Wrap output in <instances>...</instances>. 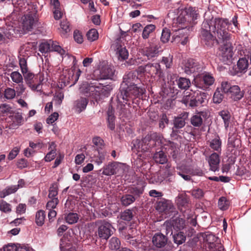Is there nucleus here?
<instances>
[{
  "mask_svg": "<svg viewBox=\"0 0 251 251\" xmlns=\"http://www.w3.org/2000/svg\"><path fill=\"white\" fill-rule=\"evenodd\" d=\"M164 179V176H162L160 173H156L150 179V182L153 184L160 183Z\"/></svg>",
  "mask_w": 251,
  "mask_h": 251,
  "instance_id": "obj_50",
  "label": "nucleus"
},
{
  "mask_svg": "<svg viewBox=\"0 0 251 251\" xmlns=\"http://www.w3.org/2000/svg\"><path fill=\"white\" fill-rule=\"evenodd\" d=\"M135 201V198L132 195L126 194L123 195L121 199V201L122 205L127 206L132 204Z\"/></svg>",
  "mask_w": 251,
  "mask_h": 251,
  "instance_id": "obj_34",
  "label": "nucleus"
},
{
  "mask_svg": "<svg viewBox=\"0 0 251 251\" xmlns=\"http://www.w3.org/2000/svg\"><path fill=\"white\" fill-rule=\"evenodd\" d=\"M145 88L141 86L133 84L125 86L122 84L120 88V94L118 95L119 99L128 100V98L132 96L137 97L144 93Z\"/></svg>",
  "mask_w": 251,
  "mask_h": 251,
  "instance_id": "obj_6",
  "label": "nucleus"
},
{
  "mask_svg": "<svg viewBox=\"0 0 251 251\" xmlns=\"http://www.w3.org/2000/svg\"><path fill=\"white\" fill-rule=\"evenodd\" d=\"M182 69L186 74L191 75L199 72L201 67L198 62L193 59H189L183 62Z\"/></svg>",
  "mask_w": 251,
  "mask_h": 251,
  "instance_id": "obj_17",
  "label": "nucleus"
},
{
  "mask_svg": "<svg viewBox=\"0 0 251 251\" xmlns=\"http://www.w3.org/2000/svg\"><path fill=\"white\" fill-rule=\"evenodd\" d=\"M167 242V238L161 233H156L152 237V243L158 248L164 247Z\"/></svg>",
  "mask_w": 251,
  "mask_h": 251,
  "instance_id": "obj_26",
  "label": "nucleus"
},
{
  "mask_svg": "<svg viewBox=\"0 0 251 251\" xmlns=\"http://www.w3.org/2000/svg\"><path fill=\"white\" fill-rule=\"evenodd\" d=\"M102 174L105 176H112L123 173L124 171V164L118 162H112L105 165L102 169Z\"/></svg>",
  "mask_w": 251,
  "mask_h": 251,
  "instance_id": "obj_11",
  "label": "nucleus"
},
{
  "mask_svg": "<svg viewBox=\"0 0 251 251\" xmlns=\"http://www.w3.org/2000/svg\"><path fill=\"white\" fill-rule=\"evenodd\" d=\"M214 81L215 79L211 74L204 73L202 75L199 82L197 79L195 80V85L200 89L207 90L213 84Z\"/></svg>",
  "mask_w": 251,
  "mask_h": 251,
  "instance_id": "obj_14",
  "label": "nucleus"
},
{
  "mask_svg": "<svg viewBox=\"0 0 251 251\" xmlns=\"http://www.w3.org/2000/svg\"><path fill=\"white\" fill-rule=\"evenodd\" d=\"M143 187H133L130 189V193L135 197V199L143 193Z\"/></svg>",
  "mask_w": 251,
  "mask_h": 251,
  "instance_id": "obj_57",
  "label": "nucleus"
},
{
  "mask_svg": "<svg viewBox=\"0 0 251 251\" xmlns=\"http://www.w3.org/2000/svg\"><path fill=\"white\" fill-rule=\"evenodd\" d=\"M107 122L108 127L111 130H114L115 128V117L112 111V107H109L107 111Z\"/></svg>",
  "mask_w": 251,
  "mask_h": 251,
  "instance_id": "obj_35",
  "label": "nucleus"
},
{
  "mask_svg": "<svg viewBox=\"0 0 251 251\" xmlns=\"http://www.w3.org/2000/svg\"><path fill=\"white\" fill-rule=\"evenodd\" d=\"M39 51L42 53H47L51 51L57 52L62 57L65 56V50L58 45V43L50 41V42H44L40 44L39 46Z\"/></svg>",
  "mask_w": 251,
  "mask_h": 251,
  "instance_id": "obj_9",
  "label": "nucleus"
},
{
  "mask_svg": "<svg viewBox=\"0 0 251 251\" xmlns=\"http://www.w3.org/2000/svg\"><path fill=\"white\" fill-rule=\"evenodd\" d=\"M223 99V95L221 93L219 88H217L215 92L213 97V102L215 103H220L221 102Z\"/></svg>",
  "mask_w": 251,
  "mask_h": 251,
  "instance_id": "obj_54",
  "label": "nucleus"
},
{
  "mask_svg": "<svg viewBox=\"0 0 251 251\" xmlns=\"http://www.w3.org/2000/svg\"><path fill=\"white\" fill-rule=\"evenodd\" d=\"M64 74H65L64 80V84H70L71 86L75 85L78 81L81 74V71L79 69L77 70L74 69L68 71L66 70Z\"/></svg>",
  "mask_w": 251,
  "mask_h": 251,
  "instance_id": "obj_15",
  "label": "nucleus"
},
{
  "mask_svg": "<svg viewBox=\"0 0 251 251\" xmlns=\"http://www.w3.org/2000/svg\"><path fill=\"white\" fill-rule=\"evenodd\" d=\"M205 115L206 113L204 112H201L196 113L191 118V123L192 125L194 126H201L203 122L202 118H203Z\"/></svg>",
  "mask_w": 251,
  "mask_h": 251,
  "instance_id": "obj_30",
  "label": "nucleus"
},
{
  "mask_svg": "<svg viewBox=\"0 0 251 251\" xmlns=\"http://www.w3.org/2000/svg\"><path fill=\"white\" fill-rule=\"evenodd\" d=\"M138 76L135 72H130L126 74L123 77V82L122 84L125 86L135 84L139 81Z\"/></svg>",
  "mask_w": 251,
  "mask_h": 251,
  "instance_id": "obj_25",
  "label": "nucleus"
},
{
  "mask_svg": "<svg viewBox=\"0 0 251 251\" xmlns=\"http://www.w3.org/2000/svg\"><path fill=\"white\" fill-rule=\"evenodd\" d=\"M147 73L151 75H155L159 77L163 75L160 65L157 63L147 64Z\"/></svg>",
  "mask_w": 251,
  "mask_h": 251,
  "instance_id": "obj_24",
  "label": "nucleus"
},
{
  "mask_svg": "<svg viewBox=\"0 0 251 251\" xmlns=\"http://www.w3.org/2000/svg\"><path fill=\"white\" fill-rule=\"evenodd\" d=\"M86 36L89 41L93 42L98 39L99 34L96 29H91L88 31Z\"/></svg>",
  "mask_w": 251,
  "mask_h": 251,
  "instance_id": "obj_47",
  "label": "nucleus"
},
{
  "mask_svg": "<svg viewBox=\"0 0 251 251\" xmlns=\"http://www.w3.org/2000/svg\"><path fill=\"white\" fill-rule=\"evenodd\" d=\"M120 246L121 242L118 238L113 237L109 240V247L111 250H118Z\"/></svg>",
  "mask_w": 251,
  "mask_h": 251,
  "instance_id": "obj_43",
  "label": "nucleus"
},
{
  "mask_svg": "<svg viewBox=\"0 0 251 251\" xmlns=\"http://www.w3.org/2000/svg\"><path fill=\"white\" fill-rule=\"evenodd\" d=\"M50 5L52 9L53 17L55 20L60 19L63 15L64 8L61 5L59 1H50Z\"/></svg>",
  "mask_w": 251,
  "mask_h": 251,
  "instance_id": "obj_21",
  "label": "nucleus"
},
{
  "mask_svg": "<svg viewBox=\"0 0 251 251\" xmlns=\"http://www.w3.org/2000/svg\"><path fill=\"white\" fill-rule=\"evenodd\" d=\"M227 21L228 20L226 19ZM232 22L234 25V27H232L231 29L230 28V26L231 25L230 24H229L228 22H227V25L226 26V29H227L228 30L232 31V32H236L238 31V22H237V16L236 15H235L232 19Z\"/></svg>",
  "mask_w": 251,
  "mask_h": 251,
  "instance_id": "obj_48",
  "label": "nucleus"
},
{
  "mask_svg": "<svg viewBox=\"0 0 251 251\" xmlns=\"http://www.w3.org/2000/svg\"><path fill=\"white\" fill-rule=\"evenodd\" d=\"M198 88L196 86L184 94L182 101L186 106L196 107L205 103L207 100V94Z\"/></svg>",
  "mask_w": 251,
  "mask_h": 251,
  "instance_id": "obj_5",
  "label": "nucleus"
},
{
  "mask_svg": "<svg viewBox=\"0 0 251 251\" xmlns=\"http://www.w3.org/2000/svg\"><path fill=\"white\" fill-rule=\"evenodd\" d=\"M219 115L224 121L226 129L227 130V128L229 126L231 119V116L229 112L226 110H223L219 112Z\"/></svg>",
  "mask_w": 251,
  "mask_h": 251,
  "instance_id": "obj_33",
  "label": "nucleus"
},
{
  "mask_svg": "<svg viewBox=\"0 0 251 251\" xmlns=\"http://www.w3.org/2000/svg\"><path fill=\"white\" fill-rule=\"evenodd\" d=\"M133 229L131 228L128 231V234L125 236V239L127 240L130 244L132 245L134 247H137L139 240H137V239L135 237L133 236L132 232Z\"/></svg>",
  "mask_w": 251,
  "mask_h": 251,
  "instance_id": "obj_39",
  "label": "nucleus"
},
{
  "mask_svg": "<svg viewBox=\"0 0 251 251\" xmlns=\"http://www.w3.org/2000/svg\"><path fill=\"white\" fill-rule=\"evenodd\" d=\"M58 194V187L56 184H53L50 187L49 193V198L53 199L56 198Z\"/></svg>",
  "mask_w": 251,
  "mask_h": 251,
  "instance_id": "obj_58",
  "label": "nucleus"
},
{
  "mask_svg": "<svg viewBox=\"0 0 251 251\" xmlns=\"http://www.w3.org/2000/svg\"><path fill=\"white\" fill-rule=\"evenodd\" d=\"M176 83L178 87L181 89H188L191 84L190 80L184 77H180L176 80Z\"/></svg>",
  "mask_w": 251,
  "mask_h": 251,
  "instance_id": "obj_36",
  "label": "nucleus"
},
{
  "mask_svg": "<svg viewBox=\"0 0 251 251\" xmlns=\"http://www.w3.org/2000/svg\"><path fill=\"white\" fill-rule=\"evenodd\" d=\"M216 22L218 25L217 37L220 44L217 55L223 62L228 64L231 63L233 60V48L229 41L230 35L226 30V21L217 20Z\"/></svg>",
  "mask_w": 251,
  "mask_h": 251,
  "instance_id": "obj_3",
  "label": "nucleus"
},
{
  "mask_svg": "<svg viewBox=\"0 0 251 251\" xmlns=\"http://www.w3.org/2000/svg\"><path fill=\"white\" fill-rule=\"evenodd\" d=\"M218 240L213 234L206 236V240L207 242V247L213 251H225L223 246L218 243H215Z\"/></svg>",
  "mask_w": 251,
  "mask_h": 251,
  "instance_id": "obj_20",
  "label": "nucleus"
},
{
  "mask_svg": "<svg viewBox=\"0 0 251 251\" xmlns=\"http://www.w3.org/2000/svg\"><path fill=\"white\" fill-rule=\"evenodd\" d=\"M229 202L226 198L221 197L218 201V206L221 210H225L228 208Z\"/></svg>",
  "mask_w": 251,
  "mask_h": 251,
  "instance_id": "obj_52",
  "label": "nucleus"
},
{
  "mask_svg": "<svg viewBox=\"0 0 251 251\" xmlns=\"http://www.w3.org/2000/svg\"><path fill=\"white\" fill-rule=\"evenodd\" d=\"M217 20H220L222 21H226V25H227V21L226 20H222V19L220 18H216L214 20V25H210L208 22L207 21H204L202 25V30H205L207 29L209 31H212L213 32H216L217 34V30L218 29V25L217 24L216 21Z\"/></svg>",
  "mask_w": 251,
  "mask_h": 251,
  "instance_id": "obj_32",
  "label": "nucleus"
},
{
  "mask_svg": "<svg viewBox=\"0 0 251 251\" xmlns=\"http://www.w3.org/2000/svg\"><path fill=\"white\" fill-rule=\"evenodd\" d=\"M25 81L27 85L32 91L40 92L42 90V86L40 83H36L37 77L32 73L27 72L23 74Z\"/></svg>",
  "mask_w": 251,
  "mask_h": 251,
  "instance_id": "obj_16",
  "label": "nucleus"
},
{
  "mask_svg": "<svg viewBox=\"0 0 251 251\" xmlns=\"http://www.w3.org/2000/svg\"><path fill=\"white\" fill-rule=\"evenodd\" d=\"M46 215L43 210H39L36 214V223L39 226H42L45 221Z\"/></svg>",
  "mask_w": 251,
  "mask_h": 251,
  "instance_id": "obj_45",
  "label": "nucleus"
},
{
  "mask_svg": "<svg viewBox=\"0 0 251 251\" xmlns=\"http://www.w3.org/2000/svg\"><path fill=\"white\" fill-rule=\"evenodd\" d=\"M4 98L7 100H11L15 98L16 92L14 89L8 88L4 91Z\"/></svg>",
  "mask_w": 251,
  "mask_h": 251,
  "instance_id": "obj_55",
  "label": "nucleus"
},
{
  "mask_svg": "<svg viewBox=\"0 0 251 251\" xmlns=\"http://www.w3.org/2000/svg\"><path fill=\"white\" fill-rule=\"evenodd\" d=\"M153 158L156 163L161 164L167 162V159L163 151H159L154 154Z\"/></svg>",
  "mask_w": 251,
  "mask_h": 251,
  "instance_id": "obj_37",
  "label": "nucleus"
},
{
  "mask_svg": "<svg viewBox=\"0 0 251 251\" xmlns=\"http://www.w3.org/2000/svg\"><path fill=\"white\" fill-rule=\"evenodd\" d=\"M221 141L218 136L215 137L214 139L209 141V146L210 148L216 151L217 153H220L221 151Z\"/></svg>",
  "mask_w": 251,
  "mask_h": 251,
  "instance_id": "obj_31",
  "label": "nucleus"
},
{
  "mask_svg": "<svg viewBox=\"0 0 251 251\" xmlns=\"http://www.w3.org/2000/svg\"><path fill=\"white\" fill-rule=\"evenodd\" d=\"M37 21L36 10L35 8L33 11L31 12L22 18L21 31L25 33L31 30L36 24ZM17 30H21V29Z\"/></svg>",
  "mask_w": 251,
  "mask_h": 251,
  "instance_id": "obj_8",
  "label": "nucleus"
},
{
  "mask_svg": "<svg viewBox=\"0 0 251 251\" xmlns=\"http://www.w3.org/2000/svg\"><path fill=\"white\" fill-rule=\"evenodd\" d=\"M210 167V170L213 172L218 171L219 169L220 157L219 153H212L207 159Z\"/></svg>",
  "mask_w": 251,
  "mask_h": 251,
  "instance_id": "obj_22",
  "label": "nucleus"
},
{
  "mask_svg": "<svg viewBox=\"0 0 251 251\" xmlns=\"http://www.w3.org/2000/svg\"><path fill=\"white\" fill-rule=\"evenodd\" d=\"M115 75L114 68L105 66L100 70V77L102 79H112Z\"/></svg>",
  "mask_w": 251,
  "mask_h": 251,
  "instance_id": "obj_27",
  "label": "nucleus"
},
{
  "mask_svg": "<svg viewBox=\"0 0 251 251\" xmlns=\"http://www.w3.org/2000/svg\"><path fill=\"white\" fill-rule=\"evenodd\" d=\"M10 77L12 81L17 84H20L23 82V76L21 74L17 71L12 72L10 74Z\"/></svg>",
  "mask_w": 251,
  "mask_h": 251,
  "instance_id": "obj_46",
  "label": "nucleus"
},
{
  "mask_svg": "<svg viewBox=\"0 0 251 251\" xmlns=\"http://www.w3.org/2000/svg\"><path fill=\"white\" fill-rule=\"evenodd\" d=\"M93 143L98 149H101L103 146V140L99 137H95L93 139Z\"/></svg>",
  "mask_w": 251,
  "mask_h": 251,
  "instance_id": "obj_63",
  "label": "nucleus"
},
{
  "mask_svg": "<svg viewBox=\"0 0 251 251\" xmlns=\"http://www.w3.org/2000/svg\"><path fill=\"white\" fill-rule=\"evenodd\" d=\"M173 56L170 55L168 57H163L161 63L165 65L167 69L170 68L172 66Z\"/></svg>",
  "mask_w": 251,
  "mask_h": 251,
  "instance_id": "obj_59",
  "label": "nucleus"
},
{
  "mask_svg": "<svg viewBox=\"0 0 251 251\" xmlns=\"http://www.w3.org/2000/svg\"><path fill=\"white\" fill-rule=\"evenodd\" d=\"M155 29V26L154 25L150 24L146 25L142 32V37L144 39H147L149 37L150 34Z\"/></svg>",
  "mask_w": 251,
  "mask_h": 251,
  "instance_id": "obj_40",
  "label": "nucleus"
},
{
  "mask_svg": "<svg viewBox=\"0 0 251 251\" xmlns=\"http://www.w3.org/2000/svg\"><path fill=\"white\" fill-rule=\"evenodd\" d=\"M185 125L184 120L180 117L175 118L174 120V126L177 128H181L183 127Z\"/></svg>",
  "mask_w": 251,
  "mask_h": 251,
  "instance_id": "obj_62",
  "label": "nucleus"
},
{
  "mask_svg": "<svg viewBox=\"0 0 251 251\" xmlns=\"http://www.w3.org/2000/svg\"><path fill=\"white\" fill-rule=\"evenodd\" d=\"M88 102L87 99L81 97L74 102V108L76 112L80 113L86 108Z\"/></svg>",
  "mask_w": 251,
  "mask_h": 251,
  "instance_id": "obj_28",
  "label": "nucleus"
},
{
  "mask_svg": "<svg viewBox=\"0 0 251 251\" xmlns=\"http://www.w3.org/2000/svg\"><path fill=\"white\" fill-rule=\"evenodd\" d=\"M98 155H95V162L97 165H100L105 160L106 151L102 149H98Z\"/></svg>",
  "mask_w": 251,
  "mask_h": 251,
  "instance_id": "obj_42",
  "label": "nucleus"
},
{
  "mask_svg": "<svg viewBox=\"0 0 251 251\" xmlns=\"http://www.w3.org/2000/svg\"><path fill=\"white\" fill-rule=\"evenodd\" d=\"M211 31H209L207 29L202 30L201 31V38L206 41L207 42L212 41L214 40L213 35L211 34Z\"/></svg>",
  "mask_w": 251,
  "mask_h": 251,
  "instance_id": "obj_49",
  "label": "nucleus"
},
{
  "mask_svg": "<svg viewBox=\"0 0 251 251\" xmlns=\"http://www.w3.org/2000/svg\"><path fill=\"white\" fill-rule=\"evenodd\" d=\"M18 189V187L17 185H12L7 187L4 190L2 191L0 194L1 198H4L6 196L14 193Z\"/></svg>",
  "mask_w": 251,
  "mask_h": 251,
  "instance_id": "obj_44",
  "label": "nucleus"
},
{
  "mask_svg": "<svg viewBox=\"0 0 251 251\" xmlns=\"http://www.w3.org/2000/svg\"><path fill=\"white\" fill-rule=\"evenodd\" d=\"M227 95H230V97L234 100H237L243 97L244 93L241 91L238 86L232 85V88Z\"/></svg>",
  "mask_w": 251,
  "mask_h": 251,
  "instance_id": "obj_29",
  "label": "nucleus"
},
{
  "mask_svg": "<svg viewBox=\"0 0 251 251\" xmlns=\"http://www.w3.org/2000/svg\"><path fill=\"white\" fill-rule=\"evenodd\" d=\"M66 222L69 224H74L77 222L79 216L76 213H69L65 216Z\"/></svg>",
  "mask_w": 251,
  "mask_h": 251,
  "instance_id": "obj_38",
  "label": "nucleus"
},
{
  "mask_svg": "<svg viewBox=\"0 0 251 251\" xmlns=\"http://www.w3.org/2000/svg\"><path fill=\"white\" fill-rule=\"evenodd\" d=\"M198 14L195 7H190L179 10L178 16L174 19L173 23V26L178 28L174 29L172 42L183 45L186 44L190 32V27H188L197 19Z\"/></svg>",
  "mask_w": 251,
  "mask_h": 251,
  "instance_id": "obj_1",
  "label": "nucleus"
},
{
  "mask_svg": "<svg viewBox=\"0 0 251 251\" xmlns=\"http://www.w3.org/2000/svg\"><path fill=\"white\" fill-rule=\"evenodd\" d=\"M251 63V53L248 54L244 57L241 58L237 62V72L242 73L246 72L249 67V61Z\"/></svg>",
  "mask_w": 251,
  "mask_h": 251,
  "instance_id": "obj_23",
  "label": "nucleus"
},
{
  "mask_svg": "<svg viewBox=\"0 0 251 251\" xmlns=\"http://www.w3.org/2000/svg\"><path fill=\"white\" fill-rule=\"evenodd\" d=\"M112 47L116 52V55L119 60L123 61L126 59L128 56V52L124 46H122L119 43V40H116L112 45Z\"/></svg>",
  "mask_w": 251,
  "mask_h": 251,
  "instance_id": "obj_18",
  "label": "nucleus"
},
{
  "mask_svg": "<svg viewBox=\"0 0 251 251\" xmlns=\"http://www.w3.org/2000/svg\"><path fill=\"white\" fill-rule=\"evenodd\" d=\"M175 233V232H174ZM174 241L177 245H180L184 243L186 240V237L183 232L179 231L177 233H174L173 235Z\"/></svg>",
  "mask_w": 251,
  "mask_h": 251,
  "instance_id": "obj_41",
  "label": "nucleus"
},
{
  "mask_svg": "<svg viewBox=\"0 0 251 251\" xmlns=\"http://www.w3.org/2000/svg\"><path fill=\"white\" fill-rule=\"evenodd\" d=\"M0 210L4 212L11 211L10 205L4 201H2L0 203Z\"/></svg>",
  "mask_w": 251,
  "mask_h": 251,
  "instance_id": "obj_64",
  "label": "nucleus"
},
{
  "mask_svg": "<svg viewBox=\"0 0 251 251\" xmlns=\"http://www.w3.org/2000/svg\"><path fill=\"white\" fill-rule=\"evenodd\" d=\"M70 246V243L67 237L64 236L60 239V249L61 251L63 250H66V248H68Z\"/></svg>",
  "mask_w": 251,
  "mask_h": 251,
  "instance_id": "obj_60",
  "label": "nucleus"
},
{
  "mask_svg": "<svg viewBox=\"0 0 251 251\" xmlns=\"http://www.w3.org/2000/svg\"><path fill=\"white\" fill-rule=\"evenodd\" d=\"M113 228L109 223L105 221H101L98 227V235L100 238L107 240L113 234Z\"/></svg>",
  "mask_w": 251,
  "mask_h": 251,
  "instance_id": "obj_13",
  "label": "nucleus"
},
{
  "mask_svg": "<svg viewBox=\"0 0 251 251\" xmlns=\"http://www.w3.org/2000/svg\"><path fill=\"white\" fill-rule=\"evenodd\" d=\"M171 36V32L169 29L166 28L163 29L161 36V40L163 43H167L169 41Z\"/></svg>",
  "mask_w": 251,
  "mask_h": 251,
  "instance_id": "obj_56",
  "label": "nucleus"
},
{
  "mask_svg": "<svg viewBox=\"0 0 251 251\" xmlns=\"http://www.w3.org/2000/svg\"><path fill=\"white\" fill-rule=\"evenodd\" d=\"M132 143L133 145L132 147V150L134 152L147 151L158 144L164 146L167 153L174 159L177 158L179 152L178 145L170 141H166L165 139L160 136H158L156 133L147 135L142 140L137 139L133 141Z\"/></svg>",
  "mask_w": 251,
  "mask_h": 251,
  "instance_id": "obj_2",
  "label": "nucleus"
},
{
  "mask_svg": "<svg viewBox=\"0 0 251 251\" xmlns=\"http://www.w3.org/2000/svg\"><path fill=\"white\" fill-rule=\"evenodd\" d=\"M59 203V200L57 198L51 199L46 204V209L47 210L54 209Z\"/></svg>",
  "mask_w": 251,
  "mask_h": 251,
  "instance_id": "obj_51",
  "label": "nucleus"
},
{
  "mask_svg": "<svg viewBox=\"0 0 251 251\" xmlns=\"http://www.w3.org/2000/svg\"><path fill=\"white\" fill-rule=\"evenodd\" d=\"M14 16L15 15L12 14L11 16L7 17L6 19V25L8 22L11 23L7 25V27L6 28L4 27L3 30L0 29V41L5 39V38H10L17 27L18 21L14 20L13 22H12L11 21Z\"/></svg>",
  "mask_w": 251,
  "mask_h": 251,
  "instance_id": "obj_10",
  "label": "nucleus"
},
{
  "mask_svg": "<svg viewBox=\"0 0 251 251\" xmlns=\"http://www.w3.org/2000/svg\"><path fill=\"white\" fill-rule=\"evenodd\" d=\"M80 93L87 97L90 96L96 100L102 96L107 97L109 94L108 87L104 86L98 82L89 83L84 82L79 87Z\"/></svg>",
  "mask_w": 251,
  "mask_h": 251,
  "instance_id": "obj_4",
  "label": "nucleus"
},
{
  "mask_svg": "<svg viewBox=\"0 0 251 251\" xmlns=\"http://www.w3.org/2000/svg\"><path fill=\"white\" fill-rule=\"evenodd\" d=\"M236 128L232 127V129L229 133V137L227 142V151L231 154L236 155L237 149L239 148L240 141L235 137Z\"/></svg>",
  "mask_w": 251,
  "mask_h": 251,
  "instance_id": "obj_12",
  "label": "nucleus"
},
{
  "mask_svg": "<svg viewBox=\"0 0 251 251\" xmlns=\"http://www.w3.org/2000/svg\"><path fill=\"white\" fill-rule=\"evenodd\" d=\"M232 85H231L230 83L225 81H223L221 83V89L223 91V92L228 94L229 91L232 88Z\"/></svg>",
  "mask_w": 251,
  "mask_h": 251,
  "instance_id": "obj_61",
  "label": "nucleus"
},
{
  "mask_svg": "<svg viewBox=\"0 0 251 251\" xmlns=\"http://www.w3.org/2000/svg\"><path fill=\"white\" fill-rule=\"evenodd\" d=\"M185 226V221L181 218H173L166 221L162 226L166 234L172 235L173 232L183 229Z\"/></svg>",
  "mask_w": 251,
  "mask_h": 251,
  "instance_id": "obj_7",
  "label": "nucleus"
},
{
  "mask_svg": "<svg viewBox=\"0 0 251 251\" xmlns=\"http://www.w3.org/2000/svg\"><path fill=\"white\" fill-rule=\"evenodd\" d=\"M133 216L132 212L130 209L125 210L121 215V219L127 221H130L132 219Z\"/></svg>",
  "mask_w": 251,
  "mask_h": 251,
  "instance_id": "obj_53",
  "label": "nucleus"
},
{
  "mask_svg": "<svg viewBox=\"0 0 251 251\" xmlns=\"http://www.w3.org/2000/svg\"><path fill=\"white\" fill-rule=\"evenodd\" d=\"M142 54L148 60L151 59L156 57L158 54V48L157 46L150 43L149 46L142 49Z\"/></svg>",
  "mask_w": 251,
  "mask_h": 251,
  "instance_id": "obj_19",
  "label": "nucleus"
}]
</instances>
